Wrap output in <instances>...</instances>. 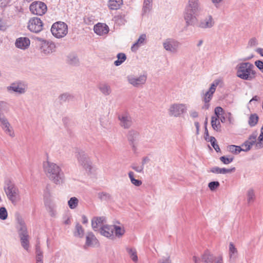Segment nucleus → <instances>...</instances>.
Listing matches in <instances>:
<instances>
[{"label":"nucleus","instance_id":"nucleus-64","mask_svg":"<svg viewBox=\"0 0 263 263\" xmlns=\"http://www.w3.org/2000/svg\"><path fill=\"white\" fill-rule=\"evenodd\" d=\"M214 263H224L222 256L220 255H218V258L216 260V262Z\"/></svg>","mask_w":263,"mask_h":263},{"label":"nucleus","instance_id":"nucleus-47","mask_svg":"<svg viewBox=\"0 0 263 263\" xmlns=\"http://www.w3.org/2000/svg\"><path fill=\"white\" fill-rule=\"evenodd\" d=\"M73 96L69 93H64L60 96L59 99L62 102L69 101L72 100Z\"/></svg>","mask_w":263,"mask_h":263},{"label":"nucleus","instance_id":"nucleus-49","mask_svg":"<svg viewBox=\"0 0 263 263\" xmlns=\"http://www.w3.org/2000/svg\"><path fill=\"white\" fill-rule=\"evenodd\" d=\"M208 141L211 142L212 146L217 152H218L220 151L219 145L216 143V140L215 137H210Z\"/></svg>","mask_w":263,"mask_h":263},{"label":"nucleus","instance_id":"nucleus-29","mask_svg":"<svg viewBox=\"0 0 263 263\" xmlns=\"http://www.w3.org/2000/svg\"><path fill=\"white\" fill-rule=\"evenodd\" d=\"M229 251L230 261L231 263H233L232 261H233L237 257V250L232 242L230 243Z\"/></svg>","mask_w":263,"mask_h":263},{"label":"nucleus","instance_id":"nucleus-35","mask_svg":"<svg viewBox=\"0 0 263 263\" xmlns=\"http://www.w3.org/2000/svg\"><path fill=\"white\" fill-rule=\"evenodd\" d=\"M211 125L214 130L219 132L221 130V124L219 118L212 116L211 118Z\"/></svg>","mask_w":263,"mask_h":263},{"label":"nucleus","instance_id":"nucleus-10","mask_svg":"<svg viewBox=\"0 0 263 263\" xmlns=\"http://www.w3.org/2000/svg\"><path fill=\"white\" fill-rule=\"evenodd\" d=\"M187 107L182 103H174L171 105L168 110V114L171 117H179L186 112Z\"/></svg>","mask_w":263,"mask_h":263},{"label":"nucleus","instance_id":"nucleus-14","mask_svg":"<svg viewBox=\"0 0 263 263\" xmlns=\"http://www.w3.org/2000/svg\"><path fill=\"white\" fill-rule=\"evenodd\" d=\"M6 194L8 199L11 201L12 203L16 201V196L18 194V189L15 185L11 181H9L5 189Z\"/></svg>","mask_w":263,"mask_h":263},{"label":"nucleus","instance_id":"nucleus-37","mask_svg":"<svg viewBox=\"0 0 263 263\" xmlns=\"http://www.w3.org/2000/svg\"><path fill=\"white\" fill-rule=\"evenodd\" d=\"M258 116L256 114H251L248 120V124L250 127L255 126L258 122Z\"/></svg>","mask_w":263,"mask_h":263},{"label":"nucleus","instance_id":"nucleus-26","mask_svg":"<svg viewBox=\"0 0 263 263\" xmlns=\"http://www.w3.org/2000/svg\"><path fill=\"white\" fill-rule=\"evenodd\" d=\"M146 36L145 34H142L140 35L137 41L131 47V50L136 52L139 48L144 44Z\"/></svg>","mask_w":263,"mask_h":263},{"label":"nucleus","instance_id":"nucleus-31","mask_svg":"<svg viewBox=\"0 0 263 263\" xmlns=\"http://www.w3.org/2000/svg\"><path fill=\"white\" fill-rule=\"evenodd\" d=\"M123 4V0H109L108 6L111 10H118Z\"/></svg>","mask_w":263,"mask_h":263},{"label":"nucleus","instance_id":"nucleus-12","mask_svg":"<svg viewBox=\"0 0 263 263\" xmlns=\"http://www.w3.org/2000/svg\"><path fill=\"white\" fill-rule=\"evenodd\" d=\"M43 23L41 19L33 17L29 20L27 27L31 32L39 33L43 30Z\"/></svg>","mask_w":263,"mask_h":263},{"label":"nucleus","instance_id":"nucleus-23","mask_svg":"<svg viewBox=\"0 0 263 263\" xmlns=\"http://www.w3.org/2000/svg\"><path fill=\"white\" fill-rule=\"evenodd\" d=\"M105 221L104 217H94L91 219V226L93 230L97 231L99 228L103 227L104 222Z\"/></svg>","mask_w":263,"mask_h":263},{"label":"nucleus","instance_id":"nucleus-58","mask_svg":"<svg viewBox=\"0 0 263 263\" xmlns=\"http://www.w3.org/2000/svg\"><path fill=\"white\" fill-rule=\"evenodd\" d=\"M43 255V252L41 250L40 244L37 243L35 246V256Z\"/></svg>","mask_w":263,"mask_h":263},{"label":"nucleus","instance_id":"nucleus-61","mask_svg":"<svg viewBox=\"0 0 263 263\" xmlns=\"http://www.w3.org/2000/svg\"><path fill=\"white\" fill-rule=\"evenodd\" d=\"M212 2V3L214 4V5L216 7L218 8L219 7L220 4L223 1V0H211Z\"/></svg>","mask_w":263,"mask_h":263},{"label":"nucleus","instance_id":"nucleus-8","mask_svg":"<svg viewBox=\"0 0 263 263\" xmlns=\"http://www.w3.org/2000/svg\"><path fill=\"white\" fill-rule=\"evenodd\" d=\"M147 79V74L144 72L139 77L134 75H128L127 76V80L129 84L137 88H141L146 83Z\"/></svg>","mask_w":263,"mask_h":263},{"label":"nucleus","instance_id":"nucleus-2","mask_svg":"<svg viewBox=\"0 0 263 263\" xmlns=\"http://www.w3.org/2000/svg\"><path fill=\"white\" fill-rule=\"evenodd\" d=\"M44 170L48 178L56 184H62L64 181V174L57 164L46 161L43 163Z\"/></svg>","mask_w":263,"mask_h":263},{"label":"nucleus","instance_id":"nucleus-16","mask_svg":"<svg viewBox=\"0 0 263 263\" xmlns=\"http://www.w3.org/2000/svg\"><path fill=\"white\" fill-rule=\"evenodd\" d=\"M26 84L24 82L20 81L14 82L7 87L8 90L12 91L19 94L24 93L26 91Z\"/></svg>","mask_w":263,"mask_h":263},{"label":"nucleus","instance_id":"nucleus-62","mask_svg":"<svg viewBox=\"0 0 263 263\" xmlns=\"http://www.w3.org/2000/svg\"><path fill=\"white\" fill-rule=\"evenodd\" d=\"M190 116L192 118H197L198 117V113L197 111H196L195 110H191L190 112Z\"/></svg>","mask_w":263,"mask_h":263},{"label":"nucleus","instance_id":"nucleus-52","mask_svg":"<svg viewBox=\"0 0 263 263\" xmlns=\"http://www.w3.org/2000/svg\"><path fill=\"white\" fill-rule=\"evenodd\" d=\"M131 167L133 170H135L138 173H143L144 166L143 165H137V164H133L131 165Z\"/></svg>","mask_w":263,"mask_h":263},{"label":"nucleus","instance_id":"nucleus-40","mask_svg":"<svg viewBox=\"0 0 263 263\" xmlns=\"http://www.w3.org/2000/svg\"><path fill=\"white\" fill-rule=\"evenodd\" d=\"M79 204V200L76 197H73L70 198L68 201V205L70 209H76Z\"/></svg>","mask_w":263,"mask_h":263},{"label":"nucleus","instance_id":"nucleus-63","mask_svg":"<svg viewBox=\"0 0 263 263\" xmlns=\"http://www.w3.org/2000/svg\"><path fill=\"white\" fill-rule=\"evenodd\" d=\"M254 145V144H252L250 142L248 141L247 140H246L243 142V146H248L247 147L248 148V149H251L252 146L253 145Z\"/></svg>","mask_w":263,"mask_h":263},{"label":"nucleus","instance_id":"nucleus-48","mask_svg":"<svg viewBox=\"0 0 263 263\" xmlns=\"http://www.w3.org/2000/svg\"><path fill=\"white\" fill-rule=\"evenodd\" d=\"M263 147V132H261L258 137L257 141L256 143V148L260 149Z\"/></svg>","mask_w":263,"mask_h":263},{"label":"nucleus","instance_id":"nucleus-34","mask_svg":"<svg viewBox=\"0 0 263 263\" xmlns=\"http://www.w3.org/2000/svg\"><path fill=\"white\" fill-rule=\"evenodd\" d=\"M126 250L132 260L136 262L138 260V258L136 249L134 248L127 247Z\"/></svg>","mask_w":263,"mask_h":263},{"label":"nucleus","instance_id":"nucleus-18","mask_svg":"<svg viewBox=\"0 0 263 263\" xmlns=\"http://www.w3.org/2000/svg\"><path fill=\"white\" fill-rule=\"evenodd\" d=\"M127 139L132 146L133 150L136 152L137 150V144L140 139L139 132L134 129L130 130L127 134Z\"/></svg>","mask_w":263,"mask_h":263},{"label":"nucleus","instance_id":"nucleus-27","mask_svg":"<svg viewBox=\"0 0 263 263\" xmlns=\"http://www.w3.org/2000/svg\"><path fill=\"white\" fill-rule=\"evenodd\" d=\"M98 88L100 91L105 96H108L111 93V89L110 86L106 83H100Z\"/></svg>","mask_w":263,"mask_h":263},{"label":"nucleus","instance_id":"nucleus-39","mask_svg":"<svg viewBox=\"0 0 263 263\" xmlns=\"http://www.w3.org/2000/svg\"><path fill=\"white\" fill-rule=\"evenodd\" d=\"M113 226L114 233H115V236L119 238L122 236L125 233L124 229L120 226L115 225Z\"/></svg>","mask_w":263,"mask_h":263},{"label":"nucleus","instance_id":"nucleus-42","mask_svg":"<svg viewBox=\"0 0 263 263\" xmlns=\"http://www.w3.org/2000/svg\"><path fill=\"white\" fill-rule=\"evenodd\" d=\"M0 126L3 130H4L11 126L5 116H4L3 117L0 118Z\"/></svg>","mask_w":263,"mask_h":263},{"label":"nucleus","instance_id":"nucleus-55","mask_svg":"<svg viewBox=\"0 0 263 263\" xmlns=\"http://www.w3.org/2000/svg\"><path fill=\"white\" fill-rule=\"evenodd\" d=\"M6 134L9 136L11 138H13L15 136L14 131L12 126H9L6 129L3 130Z\"/></svg>","mask_w":263,"mask_h":263},{"label":"nucleus","instance_id":"nucleus-41","mask_svg":"<svg viewBox=\"0 0 263 263\" xmlns=\"http://www.w3.org/2000/svg\"><path fill=\"white\" fill-rule=\"evenodd\" d=\"M128 177L130 180V181L132 184L135 185L136 186H139L142 184V181L140 180L136 179L134 178V172L130 171L128 173Z\"/></svg>","mask_w":263,"mask_h":263},{"label":"nucleus","instance_id":"nucleus-24","mask_svg":"<svg viewBox=\"0 0 263 263\" xmlns=\"http://www.w3.org/2000/svg\"><path fill=\"white\" fill-rule=\"evenodd\" d=\"M98 243V241L92 232H88L86 237L85 245L88 247H93Z\"/></svg>","mask_w":263,"mask_h":263},{"label":"nucleus","instance_id":"nucleus-7","mask_svg":"<svg viewBox=\"0 0 263 263\" xmlns=\"http://www.w3.org/2000/svg\"><path fill=\"white\" fill-rule=\"evenodd\" d=\"M162 46L166 51L175 54L178 52L181 43L174 38L168 37L163 41Z\"/></svg>","mask_w":263,"mask_h":263},{"label":"nucleus","instance_id":"nucleus-22","mask_svg":"<svg viewBox=\"0 0 263 263\" xmlns=\"http://www.w3.org/2000/svg\"><path fill=\"white\" fill-rule=\"evenodd\" d=\"M218 258V256H214L209 250L204 251L201 256V260L203 263H214Z\"/></svg>","mask_w":263,"mask_h":263},{"label":"nucleus","instance_id":"nucleus-53","mask_svg":"<svg viewBox=\"0 0 263 263\" xmlns=\"http://www.w3.org/2000/svg\"><path fill=\"white\" fill-rule=\"evenodd\" d=\"M220 186V183L218 181H211L208 184V187L211 191H215Z\"/></svg>","mask_w":263,"mask_h":263},{"label":"nucleus","instance_id":"nucleus-15","mask_svg":"<svg viewBox=\"0 0 263 263\" xmlns=\"http://www.w3.org/2000/svg\"><path fill=\"white\" fill-rule=\"evenodd\" d=\"M118 120L120 121V125L125 129L130 128L133 124L131 116L127 112H123L118 115Z\"/></svg>","mask_w":263,"mask_h":263},{"label":"nucleus","instance_id":"nucleus-25","mask_svg":"<svg viewBox=\"0 0 263 263\" xmlns=\"http://www.w3.org/2000/svg\"><path fill=\"white\" fill-rule=\"evenodd\" d=\"M235 167H234L231 168H226L215 166L211 168L210 172L216 174H225L234 172H235Z\"/></svg>","mask_w":263,"mask_h":263},{"label":"nucleus","instance_id":"nucleus-1","mask_svg":"<svg viewBox=\"0 0 263 263\" xmlns=\"http://www.w3.org/2000/svg\"><path fill=\"white\" fill-rule=\"evenodd\" d=\"M201 11L199 0H188L184 11V19L186 26H194L197 21L196 16Z\"/></svg>","mask_w":263,"mask_h":263},{"label":"nucleus","instance_id":"nucleus-45","mask_svg":"<svg viewBox=\"0 0 263 263\" xmlns=\"http://www.w3.org/2000/svg\"><path fill=\"white\" fill-rule=\"evenodd\" d=\"M98 198L101 201H107L111 199V195L106 192H102L98 194Z\"/></svg>","mask_w":263,"mask_h":263},{"label":"nucleus","instance_id":"nucleus-59","mask_svg":"<svg viewBox=\"0 0 263 263\" xmlns=\"http://www.w3.org/2000/svg\"><path fill=\"white\" fill-rule=\"evenodd\" d=\"M248 44L251 47L255 46L257 45L258 42L255 38H252L250 40Z\"/></svg>","mask_w":263,"mask_h":263},{"label":"nucleus","instance_id":"nucleus-19","mask_svg":"<svg viewBox=\"0 0 263 263\" xmlns=\"http://www.w3.org/2000/svg\"><path fill=\"white\" fill-rule=\"evenodd\" d=\"M113 228V225H104L100 228V232L102 235L113 239L114 238Z\"/></svg>","mask_w":263,"mask_h":263},{"label":"nucleus","instance_id":"nucleus-30","mask_svg":"<svg viewBox=\"0 0 263 263\" xmlns=\"http://www.w3.org/2000/svg\"><path fill=\"white\" fill-rule=\"evenodd\" d=\"M153 0H144L142 14L144 15L149 13L152 9Z\"/></svg>","mask_w":263,"mask_h":263},{"label":"nucleus","instance_id":"nucleus-44","mask_svg":"<svg viewBox=\"0 0 263 263\" xmlns=\"http://www.w3.org/2000/svg\"><path fill=\"white\" fill-rule=\"evenodd\" d=\"M258 137V132L256 130H255L252 133L251 135H249L248 139L247 140L248 141L250 142L252 144H254L256 146V143H257V137Z\"/></svg>","mask_w":263,"mask_h":263},{"label":"nucleus","instance_id":"nucleus-32","mask_svg":"<svg viewBox=\"0 0 263 263\" xmlns=\"http://www.w3.org/2000/svg\"><path fill=\"white\" fill-rule=\"evenodd\" d=\"M73 235L75 237L79 238H82L84 235V230L82 226L78 222L76 224Z\"/></svg>","mask_w":263,"mask_h":263},{"label":"nucleus","instance_id":"nucleus-60","mask_svg":"<svg viewBox=\"0 0 263 263\" xmlns=\"http://www.w3.org/2000/svg\"><path fill=\"white\" fill-rule=\"evenodd\" d=\"M36 263H43V255L35 256Z\"/></svg>","mask_w":263,"mask_h":263},{"label":"nucleus","instance_id":"nucleus-33","mask_svg":"<svg viewBox=\"0 0 263 263\" xmlns=\"http://www.w3.org/2000/svg\"><path fill=\"white\" fill-rule=\"evenodd\" d=\"M9 110V104L5 101H0V118L5 116L4 112L7 113Z\"/></svg>","mask_w":263,"mask_h":263},{"label":"nucleus","instance_id":"nucleus-4","mask_svg":"<svg viewBox=\"0 0 263 263\" xmlns=\"http://www.w3.org/2000/svg\"><path fill=\"white\" fill-rule=\"evenodd\" d=\"M18 235L20 238L21 245L23 248L26 251L29 250V235L25 222L21 218L18 219Z\"/></svg>","mask_w":263,"mask_h":263},{"label":"nucleus","instance_id":"nucleus-5","mask_svg":"<svg viewBox=\"0 0 263 263\" xmlns=\"http://www.w3.org/2000/svg\"><path fill=\"white\" fill-rule=\"evenodd\" d=\"M220 80H216L212 84L209 90L205 93H202L201 95V98L202 101L204 102V104L201 107V108L203 110H208L210 106V101L212 100L213 94L216 90L217 86L218 85Z\"/></svg>","mask_w":263,"mask_h":263},{"label":"nucleus","instance_id":"nucleus-46","mask_svg":"<svg viewBox=\"0 0 263 263\" xmlns=\"http://www.w3.org/2000/svg\"><path fill=\"white\" fill-rule=\"evenodd\" d=\"M229 151L234 154H238L242 152L241 147L235 145H231L228 147Z\"/></svg>","mask_w":263,"mask_h":263},{"label":"nucleus","instance_id":"nucleus-9","mask_svg":"<svg viewBox=\"0 0 263 263\" xmlns=\"http://www.w3.org/2000/svg\"><path fill=\"white\" fill-rule=\"evenodd\" d=\"M76 156L80 165L86 170H91V161L88 156L83 151L80 150L76 152Z\"/></svg>","mask_w":263,"mask_h":263},{"label":"nucleus","instance_id":"nucleus-54","mask_svg":"<svg viewBox=\"0 0 263 263\" xmlns=\"http://www.w3.org/2000/svg\"><path fill=\"white\" fill-rule=\"evenodd\" d=\"M219 159L224 164H229L233 161V157H226L223 156L220 157Z\"/></svg>","mask_w":263,"mask_h":263},{"label":"nucleus","instance_id":"nucleus-51","mask_svg":"<svg viewBox=\"0 0 263 263\" xmlns=\"http://www.w3.org/2000/svg\"><path fill=\"white\" fill-rule=\"evenodd\" d=\"M8 212L5 207L0 208V219L1 220H5L7 218Z\"/></svg>","mask_w":263,"mask_h":263},{"label":"nucleus","instance_id":"nucleus-3","mask_svg":"<svg viewBox=\"0 0 263 263\" xmlns=\"http://www.w3.org/2000/svg\"><path fill=\"white\" fill-rule=\"evenodd\" d=\"M254 66L250 62L239 63L236 67V75L241 79L252 81L256 77Z\"/></svg>","mask_w":263,"mask_h":263},{"label":"nucleus","instance_id":"nucleus-43","mask_svg":"<svg viewBox=\"0 0 263 263\" xmlns=\"http://www.w3.org/2000/svg\"><path fill=\"white\" fill-rule=\"evenodd\" d=\"M115 22L119 25H124L126 22L125 15H118L114 17Z\"/></svg>","mask_w":263,"mask_h":263},{"label":"nucleus","instance_id":"nucleus-38","mask_svg":"<svg viewBox=\"0 0 263 263\" xmlns=\"http://www.w3.org/2000/svg\"><path fill=\"white\" fill-rule=\"evenodd\" d=\"M117 57L118 59L114 62V64L116 66L121 65L126 59V56L124 53H119Z\"/></svg>","mask_w":263,"mask_h":263},{"label":"nucleus","instance_id":"nucleus-28","mask_svg":"<svg viewBox=\"0 0 263 263\" xmlns=\"http://www.w3.org/2000/svg\"><path fill=\"white\" fill-rule=\"evenodd\" d=\"M246 196L248 204H253L256 199L255 191L253 189H249L247 192Z\"/></svg>","mask_w":263,"mask_h":263},{"label":"nucleus","instance_id":"nucleus-57","mask_svg":"<svg viewBox=\"0 0 263 263\" xmlns=\"http://www.w3.org/2000/svg\"><path fill=\"white\" fill-rule=\"evenodd\" d=\"M255 66L260 70V71L263 72V62L260 60H257L255 62Z\"/></svg>","mask_w":263,"mask_h":263},{"label":"nucleus","instance_id":"nucleus-6","mask_svg":"<svg viewBox=\"0 0 263 263\" xmlns=\"http://www.w3.org/2000/svg\"><path fill=\"white\" fill-rule=\"evenodd\" d=\"M52 35L57 39L64 37L68 33V26L63 22H57L53 23L51 28Z\"/></svg>","mask_w":263,"mask_h":263},{"label":"nucleus","instance_id":"nucleus-50","mask_svg":"<svg viewBox=\"0 0 263 263\" xmlns=\"http://www.w3.org/2000/svg\"><path fill=\"white\" fill-rule=\"evenodd\" d=\"M157 263H172L171 257L169 255L162 256L158 260Z\"/></svg>","mask_w":263,"mask_h":263},{"label":"nucleus","instance_id":"nucleus-11","mask_svg":"<svg viewBox=\"0 0 263 263\" xmlns=\"http://www.w3.org/2000/svg\"><path fill=\"white\" fill-rule=\"evenodd\" d=\"M31 12L36 15H42L47 11L46 5L40 1H34L32 2L29 7Z\"/></svg>","mask_w":263,"mask_h":263},{"label":"nucleus","instance_id":"nucleus-20","mask_svg":"<svg viewBox=\"0 0 263 263\" xmlns=\"http://www.w3.org/2000/svg\"><path fill=\"white\" fill-rule=\"evenodd\" d=\"M93 30L98 35H103L108 33L109 29L105 24L98 23L94 26Z\"/></svg>","mask_w":263,"mask_h":263},{"label":"nucleus","instance_id":"nucleus-36","mask_svg":"<svg viewBox=\"0 0 263 263\" xmlns=\"http://www.w3.org/2000/svg\"><path fill=\"white\" fill-rule=\"evenodd\" d=\"M68 63L73 66H77L79 64V60L74 53L69 54L67 57Z\"/></svg>","mask_w":263,"mask_h":263},{"label":"nucleus","instance_id":"nucleus-17","mask_svg":"<svg viewBox=\"0 0 263 263\" xmlns=\"http://www.w3.org/2000/svg\"><path fill=\"white\" fill-rule=\"evenodd\" d=\"M215 25V21L211 15H208L203 18L200 20L197 26L202 29L212 28Z\"/></svg>","mask_w":263,"mask_h":263},{"label":"nucleus","instance_id":"nucleus-21","mask_svg":"<svg viewBox=\"0 0 263 263\" xmlns=\"http://www.w3.org/2000/svg\"><path fill=\"white\" fill-rule=\"evenodd\" d=\"M30 40L26 37H21L16 40L15 45L18 48L25 50L29 46Z\"/></svg>","mask_w":263,"mask_h":263},{"label":"nucleus","instance_id":"nucleus-13","mask_svg":"<svg viewBox=\"0 0 263 263\" xmlns=\"http://www.w3.org/2000/svg\"><path fill=\"white\" fill-rule=\"evenodd\" d=\"M41 51L45 55H49L55 51L56 46L54 42L50 40L41 39Z\"/></svg>","mask_w":263,"mask_h":263},{"label":"nucleus","instance_id":"nucleus-56","mask_svg":"<svg viewBox=\"0 0 263 263\" xmlns=\"http://www.w3.org/2000/svg\"><path fill=\"white\" fill-rule=\"evenodd\" d=\"M223 109L222 107L220 106L216 107L215 108L214 112L216 115V116H214L215 117H217V118H219V116L220 115V114L223 112Z\"/></svg>","mask_w":263,"mask_h":263}]
</instances>
